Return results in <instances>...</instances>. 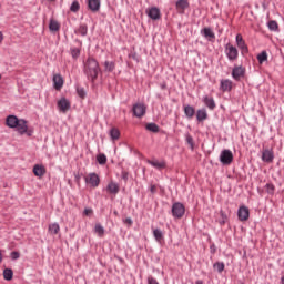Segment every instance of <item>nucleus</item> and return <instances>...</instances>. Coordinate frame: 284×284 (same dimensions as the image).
<instances>
[{
  "mask_svg": "<svg viewBox=\"0 0 284 284\" xmlns=\"http://www.w3.org/2000/svg\"><path fill=\"white\" fill-rule=\"evenodd\" d=\"M101 69H99V62L94 60V58H89L87 60L85 67H84V72L91 81H94L97 77H99V72Z\"/></svg>",
  "mask_w": 284,
  "mask_h": 284,
  "instance_id": "nucleus-1",
  "label": "nucleus"
},
{
  "mask_svg": "<svg viewBox=\"0 0 284 284\" xmlns=\"http://www.w3.org/2000/svg\"><path fill=\"white\" fill-rule=\"evenodd\" d=\"M172 214L174 219H183L185 215V206L181 202H176L172 206Z\"/></svg>",
  "mask_w": 284,
  "mask_h": 284,
  "instance_id": "nucleus-2",
  "label": "nucleus"
},
{
  "mask_svg": "<svg viewBox=\"0 0 284 284\" xmlns=\"http://www.w3.org/2000/svg\"><path fill=\"white\" fill-rule=\"evenodd\" d=\"M225 53L229 61H236V59H239V49H236V47L232 45L231 43L226 44Z\"/></svg>",
  "mask_w": 284,
  "mask_h": 284,
  "instance_id": "nucleus-3",
  "label": "nucleus"
},
{
  "mask_svg": "<svg viewBox=\"0 0 284 284\" xmlns=\"http://www.w3.org/2000/svg\"><path fill=\"white\" fill-rule=\"evenodd\" d=\"M220 161L223 165H230L234 161V154L230 150H223L220 155Z\"/></svg>",
  "mask_w": 284,
  "mask_h": 284,
  "instance_id": "nucleus-4",
  "label": "nucleus"
},
{
  "mask_svg": "<svg viewBox=\"0 0 284 284\" xmlns=\"http://www.w3.org/2000/svg\"><path fill=\"white\" fill-rule=\"evenodd\" d=\"M85 183L88 185H91V187H99V183H101V179H99V175L97 173H89L85 176Z\"/></svg>",
  "mask_w": 284,
  "mask_h": 284,
  "instance_id": "nucleus-5",
  "label": "nucleus"
},
{
  "mask_svg": "<svg viewBox=\"0 0 284 284\" xmlns=\"http://www.w3.org/2000/svg\"><path fill=\"white\" fill-rule=\"evenodd\" d=\"M16 128L19 134H27L28 136H32V131L28 130V122L26 120L18 121Z\"/></svg>",
  "mask_w": 284,
  "mask_h": 284,
  "instance_id": "nucleus-6",
  "label": "nucleus"
},
{
  "mask_svg": "<svg viewBox=\"0 0 284 284\" xmlns=\"http://www.w3.org/2000/svg\"><path fill=\"white\" fill-rule=\"evenodd\" d=\"M145 110H146V106L143 103H136L133 105V114L138 119H141V116H145Z\"/></svg>",
  "mask_w": 284,
  "mask_h": 284,
  "instance_id": "nucleus-7",
  "label": "nucleus"
},
{
  "mask_svg": "<svg viewBox=\"0 0 284 284\" xmlns=\"http://www.w3.org/2000/svg\"><path fill=\"white\" fill-rule=\"evenodd\" d=\"M262 161L264 163H273L274 162V151L272 149H264L262 152Z\"/></svg>",
  "mask_w": 284,
  "mask_h": 284,
  "instance_id": "nucleus-8",
  "label": "nucleus"
},
{
  "mask_svg": "<svg viewBox=\"0 0 284 284\" xmlns=\"http://www.w3.org/2000/svg\"><path fill=\"white\" fill-rule=\"evenodd\" d=\"M237 219L239 221H247L250 219V209H247V206H240Z\"/></svg>",
  "mask_w": 284,
  "mask_h": 284,
  "instance_id": "nucleus-9",
  "label": "nucleus"
},
{
  "mask_svg": "<svg viewBox=\"0 0 284 284\" xmlns=\"http://www.w3.org/2000/svg\"><path fill=\"white\" fill-rule=\"evenodd\" d=\"M148 17H150V19H153V21H158V19H161V10H159V8L156 7H152L151 9H149L146 11Z\"/></svg>",
  "mask_w": 284,
  "mask_h": 284,
  "instance_id": "nucleus-10",
  "label": "nucleus"
},
{
  "mask_svg": "<svg viewBox=\"0 0 284 284\" xmlns=\"http://www.w3.org/2000/svg\"><path fill=\"white\" fill-rule=\"evenodd\" d=\"M63 83H64V81H63V77H61V74L58 73V74L53 75L54 90H58V92L61 91V88H63Z\"/></svg>",
  "mask_w": 284,
  "mask_h": 284,
  "instance_id": "nucleus-11",
  "label": "nucleus"
},
{
  "mask_svg": "<svg viewBox=\"0 0 284 284\" xmlns=\"http://www.w3.org/2000/svg\"><path fill=\"white\" fill-rule=\"evenodd\" d=\"M88 8L91 12L101 10V0H88Z\"/></svg>",
  "mask_w": 284,
  "mask_h": 284,
  "instance_id": "nucleus-12",
  "label": "nucleus"
},
{
  "mask_svg": "<svg viewBox=\"0 0 284 284\" xmlns=\"http://www.w3.org/2000/svg\"><path fill=\"white\" fill-rule=\"evenodd\" d=\"M45 172H47L45 166H43L42 164H36L33 166V174L39 179L45 176Z\"/></svg>",
  "mask_w": 284,
  "mask_h": 284,
  "instance_id": "nucleus-13",
  "label": "nucleus"
},
{
  "mask_svg": "<svg viewBox=\"0 0 284 284\" xmlns=\"http://www.w3.org/2000/svg\"><path fill=\"white\" fill-rule=\"evenodd\" d=\"M245 75V69L243 67H235L232 71V77L235 81H239L241 77Z\"/></svg>",
  "mask_w": 284,
  "mask_h": 284,
  "instance_id": "nucleus-14",
  "label": "nucleus"
},
{
  "mask_svg": "<svg viewBox=\"0 0 284 284\" xmlns=\"http://www.w3.org/2000/svg\"><path fill=\"white\" fill-rule=\"evenodd\" d=\"M58 108L60 112H68V110H70V101L65 98L60 99L58 101Z\"/></svg>",
  "mask_w": 284,
  "mask_h": 284,
  "instance_id": "nucleus-15",
  "label": "nucleus"
},
{
  "mask_svg": "<svg viewBox=\"0 0 284 284\" xmlns=\"http://www.w3.org/2000/svg\"><path fill=\"white\" fill-rule=\"evenodd\" d=\"M236 44L242 52H247V44H245V40H243V36H241V33L236 36Z\"/></svg>",
  "mask_w": 284,
  "mask_h": 284,
  "instance_id": "nucleus-16",
  "label": "nucleus"
},
{
  "mask_svg": "<svg viewBox=\"0 0 284 284\" xmlns=\"http://www.w3.org/2000/svg\"><path fill=\"white\" fill-rule=\"evenodd\" d=\"M149 165H152L156 170H163L165 169V161H156V160H148Z\"/></svg>",
  "mask_w": 284,
  "mask_h": 284,
  "instance_id": "nucleus-17",
  "label": "nucleus"
},
{
  "mask_svg": "<svg viewBox=\"0 0 284 284\" xmlns=\"http://www.w3.org/2000/svg\"><path fill=\"white\" fill-rule=\"evenodd\" d=\"M119 184L114 183V182H110L106 186V192L109 194H119Z\"/></svg>",
  "mask_w": 284,
  "mask_h": 284,
  "instance_id": "nucleus-18",
  "label": "nucleus"
},
{
  "mask_svg": "<svg viewBox=\"0 0 284 284\" xmlns=\"http://www.w3.org/2000/svg\"><path fill=\"white\" fill-rule=\"evenodd\" d=\"M184 114L189 119H194V114H196V110H194V106L186 105L184 106Z\"/></svg>",
  "mask_w": 284,
  "mask_h": 284,
  "instance_id": "nucleus-19",
  "label": "nucleus"
},
{
  "mask_svg": "<svg viewBox=\"0 0 284 284\" xmlns=\"http://www.w3.org/2000/svg\"><path fill=\"white\" fill-rule=\"evenodd\" d=\"M19 119H17L16 115H9L7 118V125L8 128H17L18 123H19Z\"/></svg>",
  "mask_w": 284,
  "mask_h": 284,
  "instance_id": "nucleus-20",
  "label": "nucleus"
},
{
  "mask_svg": "<svg viewBox=\"0 0 284 284\" xmlns=\"http://www.w3.org/2000/svg\"><path fill=\"white\" fill-rule=\"evenodd\" d=\"M221 90H222V92H230V90H232V81L231 80H222L221 81Z\"/></svg>",
  "mask_w": 284,
  "mask_h": 284,
  "instance_id": "nucleus-21",
  "label": "nucleus"
},
{
  "mask_svg": "<svg viewBox=\"0 0 284 284\" xmlns=\"http://www.w3.org/2000/svg\"><path fill=\"white\" fill-rule=\"evenodd\" d=\"M109 134L111 136V141H119V139L121 138V131H119V129L116 128H112Z\"/></svg>",
  "mask_w": 284,
  "mask_h": 284,
  "instance_id": "nucleus-22",
  "label": "nucleus"
},
{
  "mask_svg": "<svg viewBox=\"0 0 284 284\" xmlns=\"http://www.w3.org/2000/svg\"><path fill=\"white\" fill-rule=\"evenodd\" d=\"M197 121H205L207 119V111L205 109H200L196 111Z\"/></svg>",
  "mask_w": 284,
  "mask_h": 284,
  "instance_id": "nucleus-23",
  "label": "nucleus"
},
{
  "mask_svg": "<svg viewBox=\"0 0 284 284\" xmlns=\"http://www.w3.org/2000/svg\"><path fill=\"white\" fill-rule=\"evenodd\" d=\"M61 232V226H59V223H52L49 225V233L54 235L59 234Z\"/></svg>",
  "mask_w": 284,
  "mask_h": 284,
  "instance_id": "nucleus-24",
  "label": "nucleus"
},
{
  "mask_svg": "<svg viewBox=\"0 0 284 284\" xmlns=\"http://www.w3.org/2000/svg\"><path fill=\"white\" fill-rule=\"evenodd\" d=\"M204 103L209 110H214V108H216V103L214 102V99H212V98L205 97Z\"/></svg>",
  "mask_w": 284,
  "mask_h": 284,
  "instance_id": "nucleus-25",
  "label": "nucleus"
},
{
  "mask_svg": "<svg viewBox=\"0 0 284 284\" xmlns=\"http://www.w3.org/2000/svg\"><path fill=\"white\" fill-rule=\"evenodd\" d=\"M153 236L155 241H158V243H161V241H163V231H161L160 229L153 230Z\"/></svg>",
  "mask_w": 284,
  "mask_h": 284,
  "instance_id": "nucleus-26",
  "label": "nucleus"
},
{
  "mask_svg": "<svg viewBox=\"0 0 284 284\" xmlns=\"http://www.w3.org/2000/svg\"><path fill=\"white\" fill-rule=\"evenodd\" d=\"M203 34H204L205 39H215L216 38V36L214 34V31H212V29H210V28H204Z\"/></svg>",
  "mask_w": 284,
  "mask_h": 284,
  "instance_id": "nucleus-27",
  "label": "nucleus"
},
{
  "mask_svg": "<svg viewBox=\"0 0 284 284\" xmlns=\"http://www.w3.org/2000/svg\"><path fill=\"white\" fill-rule=\"evenodd\" d=\"M257 61L261 65L267 61V51H262L260 54H257Z\"/></svg>",
  "mask_w": 284,
  "mask_h": 284,
  "instance_id": "nucleus-28",
  "label": "nucleus"
},
{
  "mask_svg": "<svg viewBox=\"0 0 284 284\" xmlns=\"http://www.w3.org/2000/svg\"><path fill=\"white\" fill-rule=\"evenodd\" d=\"M12 276H14V273L12 272L11 268H6L3 271V278H4V281H12Z\"/></svg>",
  "mask_w": 284,
  "mask_h": 284,
  "instance_id": "nucleus-29",
  "label": "nucleus"
},
{
  "mask_svg": "<svg viewBox=\"0 0 284 284\" xmlns=\"http://www.w3.org/2000/svg\"><path fill=\"white\" fill-rule=\"evenodd\" d=\"M97 161L100 165H105V163H108V156H105L103 153H100L97 155Z\"/></svg>",
  "mask_w": 284,
  "mask_h": 284,
  "instance_id": "nucleus-30",
  "label": "nucleus"
},
{
  "mask_svg": "<svg viewBox=\"0 0 284 284\" xmlns=\"http://www.w3.org/2000/svg\"><path fill=\"white\" fill-rule=\"evenodd\" d=\"M60 26L59 22L55 20H51L50 24H49V29L51 30V32H58Z\"/></svg>",
  "mask_w": 284,
  "mask_h": 284,
  "instance_id": "nucleus-31",
  "label": "nucleus"
},
{
  "mask_svg": "<svg viewBox=\"0 0 284 284\" xmlns=\"http://www.w3.org/2000/svg\"><path fill=\"white\" fill-rule=\"evenodd\" d=\"M94 232L101 237L103 234H105V229H103L101 224H95Z\"/></svg>",
  "mask_w": 284,
  "mask_h": 284,
  "instance_id": "nucleus-32",
  "label": "nucleus"
},
{
  "mask_svg": "<svg viewBox=\"0 0 284 284\" xmlns=\"http://www.w3.org/2000/svg\"><path fill=\"white\" fill-rule=\"evenodd\" d=\"M187 6H189L187 0H179L176 2L178 10H185V8H187Z\"/></svg>",
  "mask_w": 284,
  "mask_h": 284,
  "instance_id": "nucleus-33",
  "label": "nucleus"
},
{
  "mask_svg": "<svg viewBox=\"0 0 284 284\" xmlns=\"http://www.w3.org/2000/svg\"><path fill=\"white\" fill-rule=\"evenodd\" d=\"M104 68H105V72H113L115 64H114V62L105 61Z\"/></svg>",
  "mask_w": 284,
  "mask_h": 284,
  "instance_id": "nucleus-34",
  "label": "nucleus"
},
{
  "mask_svg": "<svg viewBox=\"0 0 284 284\" xmlns=\"http://www.w3.org/2000/svg\"><path fill=\"white\" fill-rule=\"evenodd\" d=\"M145 129L149 130V132H159V125H156V123H148Z\"/></svg>",
  "mask_w": 284,
  "mask_h": 284,
  "instance_id": "nucleus-35",
  "label": "nucleus"
},
{
  "mask_svg": "<svg viewBox=\"0 0 284 284\" xmlns=\"http://www.w3.org/2000/svg\"><path fill=\"white\" fill-rule=\"evenodd\" d=\"M79 10H81V4L79 3V1H73L71 7H70V11L71 12H79Z\"/></svg>",
  "mask_w": 284,
  "mask_h": 284,
  "instance_id": "nucleus-36",
  "label": "nucleus"
},
{
  "mask_svg": "<svg viewBox=\"0 0 284 284\" xmlns=\"http://www.w3.org/2000/svg\"><path fill=\"white\" fill-rule=\"evenodd\" d=\"M268 30L276 32V30H278V22H276L275 20L268 21Z\"/></svg>",
  "mask_w": 284,
  "mask_h": 284,
  "instance_id": "nucleus-37",
  "label": "nucleus"
},
{
  "mask_svg": "<svg viewBox=\"0 0 284 284\" xmlns=\"http://www.w3.org/2000/svg\"><path fill=\"white\" fill-rule=\"evenodd\" d=\"M78 34H81V37H85V34H88V26H80V28L78 29Z\"/></svg>",
  "mask_w": 284,
  "mask_h": 284,
  "instance_id": "nucleus-38",
  "label": "nucleus"
},
{
  "mask_svg": "<svg viewBox=\"0 0 284 284\" xmlns=\"http://www.w3.org/2000/svg\"><path fill=\"white\" fill-rule=\"evenodd\" d=\"M214 270H216L217 272H223V270H225V264L224 263H221V262H216L214 265H213Z\"/></svg>",
  "mask_w": 284,
  "mask_h": 284,
  "instance_id": "nucleus-39",
  "label": "nucleus"
},
{
  "mask_svg": "<svg viewBox=\"0 0 284 284\" xmlns=\"http://www.w3.org/2000/svg\"><path fill=\"white\" fill-rule=\"evenodd\" d=\"M186 143L190 144L191 150H194V138H192V135H186Z\"/></svg>",
  "mask_w": 284,
  "mask_h": 284,
  "instance_id": "nucleus-40",
  "label": "nucleus"
},
{
  "mask_svg": "<svg viewBox=\"0 0 284 284\" xmlns=\"http://www.w3.org/2000/svg\"><path fill=\"white\" fill-rule=\"evenodd\" d=\"M77 92H78V95L80 97V99H83L85 97V89L78 88Z\"/></svg>",
  "mask_w": 284,
  "mask_h": 284,
  "instance_id": "nucleus-41",
  "label": "nucleus"
},
{
  "mask_svg": "<svg viewBox=\"0 0 284 284\" xmlns=\"http://www.w3.org/2000/svg\"><path fill=\"white\" fill-rule=\"evenodd\" d=\"M20 257H21V253L17 252V251L11 252L12 261H17Z\"/></svg>",
  "mask_w": 284,
  "mask_h": 284,
  "instance_id": "nucleus-42",
  "label": "nucleus"
},
{
  "mask_svg": "<svg viewBox=\"0 0 284 284\" xmlns=\"http://www.w3.org/2000/svg\"><path fill=\"white\" fill-rule=\"evenodd\" d=\"M124 225H128V227H132V217H126L123 220Z\"/></svg>",
  "mask_w": 284,
  "mask_h": 284,
  "instance_id": "nucleus-43",
  "label": "nucleus"
},
{
  "mask_svg": "<svg viewBox=\"0 0 284 284\" xmlns=\"http://www.w3.org/2000/svg\"><path fill=\"white\" fill-rule=\"evenodd\" d=\"M83 214L84 216H92V214H94V211H92V209H84Z\"/></svg>",
  "mask_w": 284,
  "mask_h": 284,
  "instance_id": "nucleus-44",
  "label": "nucleus"
},
{
  "mask_svg": "<svg viewBox=\"0 0 284 284\" xmlns=\"http://www.w3.org/2000/svg\"><path fill=\"white\" fill-rule=\"evenodd\" d=\"M72 57H74V58L79 57V50L73 49L72 50Z\"/></svg>",
  "mask_w": 284,
  "mask_h": 284,
  "instance_id": "nucleus-45",
  "label": "nucleus"
},
{
  "mask_svg": "<svg viewBox=\"0 0 284 284\" xmlns=\"http://www.w3.org/2000/svg\"><path fill=\"white\" fill-rule=\"evenodd\" d=\"M150 190H151L152 194H154V192H156V185H151Z\"/></svg>",
  "mask_w": 284,
  "mask_h": 284,
  "instance_id": "nucleus-46",
  "label": "nucleus"
},
{
  "mask_svg": "<svg viewBox=\"0 0 284 284\" xmlns=\"http://www.w3.org/2000/svg\"><path fill=\"white\" fill-rule=\"evenodd\" d=\"M0 263H3V253H1V250H0Z\"/></svg>",
  "mask_w": 284,
  "mask_h": 284,
  "instance_id": "nucleus-47",
  "label": "nucleus"
},
{
  "mask_svg": "<svg viewBox=\"0 0 284 284\" xmlns=\"http://www.w3.org/2000/svg\"><path fill=\"white\" fill-rule=\"evenodd\" d=\"M267 187H270V190L274 192V185L267 184Z\"/></svg>",
  "mask_w": 284,
  "mask_h": 284,
  "instance_id": "nucleus-48",
  "label": "nucleus"
},
{
  "mask_svg": "<svg viewBox=\"0 0 284 284\" xmlns=\"http://www.w3.org/2000/svg\"><path fill=\"white\" fill-rule=\"evenodd\" d=\"M3 41V33L0 32V43Z\"/></svg>",
  "mask_w": 284,
  "mask_h": 284,
  "instance_id": "nucleus-49",
  "label": "nucleus"
},
{
  "mask_svg": "<svg viewBox=\"0 0 284 284\" xmlns=\"http://www.w3.org/2000/svg\"><path fill=\"white\" fill-rule=\"evenodd\" d=\"M114 216H119V211L113 212Z\"/></svg>",
  "mask_w": 284,
  "mask_h": 284,
  "instance_id": "nucleus-50",
  "label": "nucleus"
},
{
  "mask_svg": "<svg viewBox=\"0 0 284 284\" xmlns=\"http://www.w3.org/2000/svg\"><path fill=\"white\" fill-rule=\"evenodd\" d=\"M281 284H284V275L281 278Z\"/></svg>",
  "mask_w": 284,
  "mask_h": 284,
  "instance_id": "nucleus-51",
  "label": "nucleus"
},
{
  "mask_svg": "<svg viewBox=\"0 0 284 284\" xmlns=\"http://www.w3.org/2000/svg\"><path fill=\"white\" fill-rule=\"evenodd\" d=\"M162 89H165V84H164V85H162Z\"/></svg>",
  "mask_w": 284,
  "mask_h": 284,
  "instance_id": "nucleus-52",
  "label": "nucleus"
},
{
  "mask_svg": "<svg viewBox=\"0 0 284 284\" xmlns=\"http://www.w3.org/2000/svg\"><path fill=\"white\" fill-rule=\"evenodd\" d=\"M50 1H54V0H50Z\"/></svg>",
  "mask_w": 284,
  "mask_h": 284,
  "instance_id": "nucleus-53",
  "label": "nucleus"
},
{
  "mask_svg": "<svg viewBox=\"0 0 284 284\" xmlns=\"http://www.w3.org/2000/svg\"><path fill=\"white\" fill-rule=\"evenodd\" d=\"M0 79H1V74H0Z\"/></svg>",
  "mask_w": 284,
  "mask_h": 284,
  "instance_id": "nucleus-54",
  "label": "nucleus"
}]
</instances>
